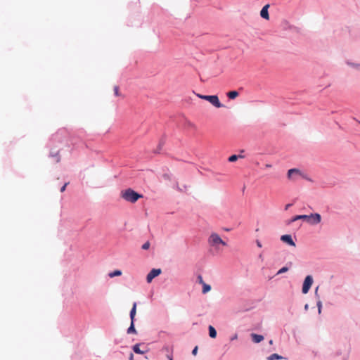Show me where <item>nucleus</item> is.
Returning <instances> with one entry per match:
<instances>
[{
  "mask_svg": "<svg viewBox=\"0 0 360 360\" xmlns=\"http://www.w3.org/2000/svg\"><path fill=\"white\" fill-rule=\"evenodd\" d=\"M121 196L125 200L132 203L136 202L139 198H142L141 195L131 188L122 191Z\"/></svg>",
  "mask_w": 360,
  "mask_h": 360,
  "instance_id": "f257e3e1",
  "label": "nucleus"
},
{
  "mask_svg": "<svg viewBox=\"0 0 360 360\" xmlns=\"http://www.w3.org/2000/svg\"><path fill=\"white\" fill-rule=\"evenodd\" d=\"M208 243L214 247L215 250H219V245L226 246V243L224 242L221 237L216 233H212L208 239Z\"/></svg>",
  "mask_w": 360,
  "mask_h": 360,
  "instance_id": "f03ea898",
  "label": "nucleus"
},
{
  "mask_svg": "<svg viewBox=\"0 0 360 360\" xmlns=\"http://www.w3.org/2000/svg\"><path fill=\"white\" fill-rule=\"evenodd\" d=\"M196 96L203 100L209 101L212 105L216 108H221L223 105L220 103L219 99L217 95L206 96L200 94H196Z\"/></svg>",
  "mask_w": 360,
  "mask_h": 360,
  "instance_id": "7ed1b4c3",
  "label": "nucleus"
},
{
  "mask_svg": "<svg viewBox=\"0 0 360 360\" xmlns=\"http://www.w3.org/2000/svg\"><path fill=\"white\" fill-rule=\"evenodd\" d=\"M312 283H313L312 276H309V275L307 276L305 278L304 283H303V285H302V290L304 294H307L309 292Z\"/></svg>",
  "mask_w": 360,
  "mask_h": 360,
  "instance_id": "20e7f679",
  "label": "nucleus"
},
{
  "mask_svg": "<svg viewBox=\"0 0 360 360\" xmlns=\"http://www.w3.org/2000/svg\"><path fill=\"white\" fill-rule=\"evenodd\" d=\"M308 223L311 225L318 224L321 221V217L319 213H314L309 215Z\"/></svg>",
  "mask_w": 360,
  "mask_h": 360,
  "instance_id": "39448f33",
  "label": "nucleus"
},
{
  "mask_svg": "<svg viewBox=\"0 0 360 360\" xmlns=\"http://www.w3.org/2000/svg\"><path fill=\"white\" fill-rule=\"evenodd\" d=\"M160 269H153L147 275L146 281L148 283H151L153 279L161 274Z\"/></svg>",
  "mask_w": 360,
  "mask_h": 360,
  "instance_id": "423d86ee",
  "label": "nucleus"
},
{
  "mask_svg": "<svg viewBox=\"0 0 360 360\" xmlns=\"http://www.w3.org/2000/svg\"><path fill=\"white\" fill-rule=\"evenodd\" d=\"M301 175V172L297 169H290L288 172V178L290 180H295L297 176Z\"/></svg>",
  "mask_w": 360,
  "mask_h": 360,
  "instance_id": "0eeeda50",
  "label": "nucleus"
},
{
  "mask_svg": "<svg viewBox=\"0 0 360 360\" xmlns=\"http://www.w3.org/2000/svg\"><path fill=\"white\" fill-rule=\"evenodd\" d=\"M281 240L283 242L286 243H288V245H290L291 246L295 247V243L292 240V237H291L290 235H283L281 237Z\"/></svg>",
  "mask_w": 360,
  "mask_h": 360,
  "instance_id": "6e6552de",
  "label": "nucleus"
},
{
  "mask_svg": "<svg viewBox=\"0 0 360 360\" xmlns=\"http://www.w3.org/2000/svg\"><path fill=\"white\" fill-rule=\"evenodd\" d=\"M269 4H266L265 5L261 10L260 11V15L262 18L265 19V20H269V12H268V9L269 8Z\"/></svg>",
  "mask_w": 360,
  "mask_h": 360,
  "instance_id": "1a4fd4ad",
  "label": "nucleus"
},
{
  "mask_svg": "<svg viewBox=\"0 0 360 360\" xmlns=\"http://www.w3.org/2000/svg\"><path fill=\"white\" fill-rule=\"evenodd\" d=\"M308 219H309V215L303 214V215H296L292 217L290 221L289 224L292 223L299 219H304L308 222Z\"/></svg>",
  "mask_w": 360,
  "mask_h": 360,
  "instance_id": "9d476101",
  "label": "nucleus"
},
{
  "mask_svg": "<svg viewBox=\"0 0 360 360\" xmlns=\"http://www.w3.org/2000/svg\"><path fill=\"white\" fill-rule=\"evenodd\" d=\"M252 340L255 343H259L264 340V337L261 335L252 333L251 334Z\"/></svg>",
  "mask_w": 360,
  "mask_h": 360,
  "instance_id": "9b49d317",
  "label": "nucleus"
},
{
  "mask_svg": "<svg viewBox=\"0 0 360 360\" xmlns=\"http://www.w3.org/2000/svg\"><path fill=\"white\" fill-rule=\"evenodd\" d=\"M136 314V302L133 304V307L130 311V319L131 321L134 322L135 316Z\"/></svg>",
  "mask_w": 360,
  "mask_h": 360,
  "instance_id": "f8f14e48",
  "label": "nucleus"
},
{
  "mask_svg": "<svg viewBox=\"0 0 360 360\" xmlns=\"http://www.w3.org/2000/svg\"><path fill=\"white\" fill-rule=\"evenodd\" d=\"M133 351L136 353V354H143L145 353L144 351H142L140 349V344H136L133 346Z\"/></svg>",
  "mask_w": 360,
  "mask_h": 360,
  "instance_id": "ddd939ff",
  "label": "nucleus"
},
{
  "mask_svg": "<svg viewBox=\"0 0 360 360\" xmlns=\"http://www.w3.org/2000/svg\"><path fill=\"white\" fill-rule=\"evenodd\" d=\"M209 334L212 338H215L217 336V331L212 326H209Z\"/></svg>",
  "mask_w": 360,
  "mask_h": 360,
  "instance_id": "4468645a",
  "label": "nucleus"
},
{
  "mask_svg": "<svg viewBox=\"0 0 360 360\" xmlns=\"http://www.w3.org/2000/svg\"><path fill=\"white\" fill-rule=\"evenodd\" d=\"M238 96V92L236 91H231L227 93V96L230 99H235Z\"/></svg>",
  "mask_w": 360,
  "mask_h": 360,
  "instance_id": "2eb2a0df",
  "label": "nucleus"
},
{
  "mask_svg": "<svg viewBox=\"0 0 360 360\" xmlns=\"http://www.w3.org/2000/svg\"><path fill=\"white\" fill-rule=\"evenodd\" d=\"M244 158V156L241 155H232L229 158V161L233 162L236 161L238 158Z\"/></svg>",
  "mask_w": 360,
  "mask_h": 360,
  "instance_id": "dca6fc26",
  "label": "nucleus"
},
{
  "mask_svg": "<svg viewBox=\"0 0 360 360\" xmlns=\"http://www.w3.org/2000/svg\"><path fill=\"white\" fill-rule=\"evenodd\" d=\"M202 285V292L203 294H205V293H207V292H208L209 291L211 290V286L210 285H208V284L205 283Z\"/></svg>",
  "mask_w": 360,
  "mask_h": 360,
  "instance_id": "f3484780",
  "label": "nucleus"
},
{
  "mask_svg": "<svg viewBox=\"0 0 360 360\" xmlns=\"http://www.w3.org/2000/svg\"><path fill=\"white\" fill-rule=\"evenodd\" d=\"M127 333H136V330L134 328V322L131 321V325L129 327V328L127 329Z\"/></svg>",
  "mask_w": 360,
  "mask_h": 360,
  "instance_id": "a211bd4d",
  "label": "nucleus"
},
{
  "mask_svg": "<svg viewBox=\"0 0 360 360\" xmlns=\"http://www.w3.org/2000/svg\"><path fill=\"white\" fill-rule=\"evenodd\" d=\"M122 275V271L120 270H115L112 272H110L109 274V276L110 278H113L115 276H121Z\"/></svg>",
  "mask_w": 360,
  "mask_h": 360,
  "instance_id": "6ab92c4d",
  "label": "nucleus"
},
{
  "mask_svg": "<svg viewBox=\"0 0 360 360\" xmlns=\"http://www.w3.org/2000/svg\"><path fill=\"white\" fill-rule=\"evenodd\" d=\"M283 356L278 354H273L268 357V360L282 359Z\"/></svg>",
  "mask_w": 360,
  "mask_h": 360,
  "instance_id": "aec40b11",
  "label": "nucleus"
},
{
  "mask_svg": "<svg viewBox=\"0 0 360 360\" xmlns=\"http://www.w3.org/2000/svg\"><path fill=\"white\" fill-rule=\"evenodd\" d=\"M114 93H115V95L116 96H120V91H119V87L117 86H114Z\"/></svg>",
  "mask_w": 360,
  "mask_h": 360,
  "instance_id": "412c9836",
  "label": "nucleus"
},
{
  "mask_svg": "<svg viewBox=\"0 0 360 360\" xmlns=\"http://www.w3.org/2000/svg\"><path fill=\"white\" fill-rule=\"evenodd\" d=\"M288 271V268L286 267V266H284L283 268H281L278 271V274H283V273H285L286 271Z\"/></svg>",
  "mask_w": 360,
  "mask_h": 360,
  "instance_id": "4be33fe9",
  "label": "nucleus"
},
{
  "mask_svg": "<svg viewBox=\"0 0 360 360\" xmlns=\"http://www.w3.org/2000/svg\"><path fill=\"white\" fill-rule=\"evenodd\" d=\"M149 248H150V243L148 241L146 242L142 245V249H143V250H148Z\"/></svg>",
  "mask_w": 360,
  "mask_h": 360,
  "instance_id": "5701e85b",
  "label": "nucleus"
},
{
  "mask_svg": "<svg viewBox=\"0 0 360 360\" xmlns=\"http://www.w3.org/2000/svg\"><path fill=\"white\" fill-rule=\"evenodd\" d=\"M197 278L200 284L202 285L203 283H205L202 276L201 275H198Z\"/></svg>",
  "mask_w": 360,
  "mask_h": 360,
  "instance_id": "b1692460",
  "label": "nucleus"
},
{
  "mask_svg": "<svg viewBox=\"0 0 360 360\" xmlns=\"http://www.w3.org/2000/svg\"><path fill=\"white\" fill-rule=\"evenodd\" d=\"M198 347H197V346H196V347H194V349H193V351H192V354H193V355H196V354H197V352H198Z\"/></svg>",
  "mask_w": 360,
  "mask_h": 360,
  "instance_id": "393cba45",
  "label": "nucleus"
},
{
  "mask_svg": "<svg viewBox=\"0 0 360 360\" xmlns=\"http://www.w3.org/2000/svg\"><path fill=\"white\" fill-rule=\"evenodd\" d=\"M67 185H68V184L66 183V184H65L62 186V188H60V192H63V191H65V188H66Z\"/></svg>",
  "mask_w": 360,
  "mask_h": 360,
  "instance_id": "a878e982",
  "label": "nucleus"
},
{
  "mask_svg": "<svg viewBox=\"0 0 360 360\" xmlns=\"http://www.w3.org/2000/svg\"><path fill=\"white\" fill-rule=\"evenodd\" d=\"M257 245L259 247V248H262V243H260V241L259 240H257Z\"/></svg>",
  "mask_w": 360,
  "mask_h": 360,
  "instance_id": "bb28decb",
  "label": "nucleus"
},
{
  "mask_svg": "<svg viewBox=\"0 0 360 360\" xmlns=\"http://www.w3.org/2000/svg\"><path fill=\"white\" fill-rule=\"evenodd\" d=\"M129 359V360H134V354L132 353L130 354Z\"/></svg>",
  "mask_w": 360,
  "mask_h": 360,
  "instance_id": "cd10ccee",
  "label": "nucleus"
},
{
  "mask_svg": "<svg viewBox=\"0 0 360 360\" xmlns=\"http://www.w3.org/2000/svg\"><path fill=\"white\" fill-rule=\"evenodd\" d=\"M354 66L356 69H358V70H360V64H356V65H354Z\"/></svg>",
  "mask_w": 360,
  "mask_h": 360,
  "instance_id": "c85d7f7f",
  "label": "nucleus"
},
{
  "mask_svg": "<svg viewBox=\"0 0 360 360\" xmlns=\"http://www.w3.org/2000/svg\"><path fill=\"white\" fill-rule=\"evenodd\" d=\"M188 125L191 127H193V128H195V125L191 123V122H188Z\"/></svg>",
  "mask_w": 360,
  "mask_h": 360,
  "instance_id": "c756f323",
  "label": "nucleus"
},
{
  "mask_svg": "<svg viewBox=\"0 0 360 360\" xmlns=\"http://www.w3.org/2000/svg\"><path fill=\"white\" fill-rule=\"evenodd\" d=\"M271 167V165H269V164H266V167H267V168H270Z\"/></svg>",
  "mask_w": 360,
  "mask_h": 360,
  "instance_id": "7c9ffc66",
  "label": "nucleus"
},
{
  "mask_svg": "<svg viewBox=\"0 0 360 360\" xmlns=\"http://www.w3.org/2000/svg\"><path fill=\"white\" fill-rule=\"evenodd\" d=\"M290 206V204H288V205L285 206V210L288 209Z\"/></svg>",
  "mask_w": 360,
  "mask_h": 360,
  "instance_id": "2f4dec72",
  "label": "nucleus"
},
{
  "mask_svg": "<svg viewBox=\"0 0 360 360\" xmlns=\"http://www.w3.org/2000/svg\"><path fill=\"white\" fill-rule=\"evenodd\" d=\"M318 307H321V303L320 302L318 303Z\"/></svg>",
  "mask_w": 360,
  "mask_h": 360,
  "instance_id": "473e14b6",
  "label": "nucleus"
},
{
  "mask_svg": "<svg viewBox=\"0 0 360 360\" xmlns=\"http://www.w3.org/2000/svg\"><path fill=\"white\" fill-rule=\"evenodd\" d=\"M321 307H319V313L321 312Z\"/></svg>",
  "mask_w": 360,
  "mask_h": 360,
  "instance_id": "72a5a7b5",
  "label": "nucleus"
},
{
  "mask_svg": "<svg viewBox=\"0 0 360 360\" xmlns=\"http://www.w3.org/2000/svg\"><path fill=\"white\" fill-rule=\"evenodd\" d=\"M59 161H60V158H57V162H59Z\"/></svg>",
  "mask_w": 360,
  "mask_h": 360,
  "instance_id": "f704fd0d",
  "label": "nucleus"
},
{
  "mask_svg": "<svg viewBox=\"0 0 360 360\" xmlns=\"http://www.w3.org/2000/svg\"><path fill=\"white\" fill-rule=\"evenodd\" d=\"M269 343L271 345L273 343V341L270 340Z\"/></svg>",
  "mask_w": 360,
  "mask_h": 360,
  "instance_id": "c9c22d12",
  "label": "nucleus"
},
{
  "mask_svg": "<svg viewBox=\"0 0 360 360\" xmlns=\"http://www.w3.org/2000/svg\"><path fill=\"white\" fill-rule=\"evenodd\" d=\"M169 360H173V359L172 357H169Z\"/></svg>",
  "mask_w": 360,
  "mask_h": 360,
  "instance_id": "e433bc0d",
  "label": "nucleus"
}]
</instances>
